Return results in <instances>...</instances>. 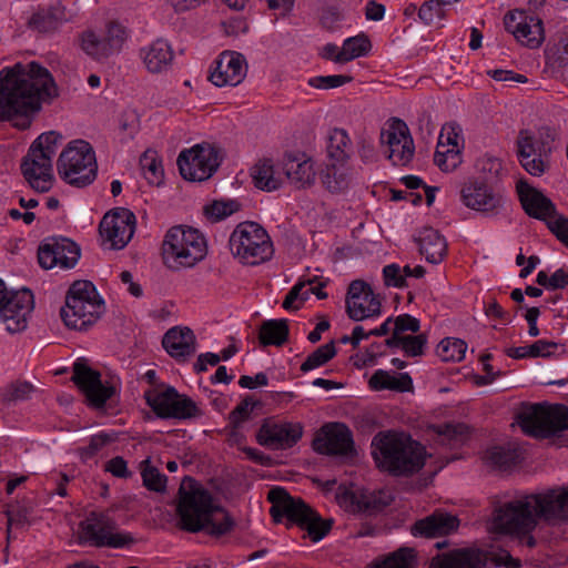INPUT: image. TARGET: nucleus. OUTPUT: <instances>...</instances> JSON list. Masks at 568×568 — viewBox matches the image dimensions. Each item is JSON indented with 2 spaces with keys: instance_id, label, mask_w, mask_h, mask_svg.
<instances>
[{
  "instance_id": "nucleus-13",
  "label": "nucleus",
  "mask_w": 568,
  "mask_h": 568,
  "mask_svg": "<svg viewBox=\"0 0 568 568\" xmlns=\"http://www.w3.org/2000/svg\"><path fill=\"white\" fill-rule=\"evenodd\" d=\"M81 542L94 547L121 548L133 542L130 534L116 530L115 521L104 513L92 511L80 523Z\"/></svg>"
},
{
  "instance_id": "nucleus-21",
  "label": "nucleus",
  "mask_w": 568,
  "mask_h": 568,
  "mask_svg": "<svg viewBox=\"0 0 568 568\" xmlns=\"http://www.w3.org/2000/svg\"><path fill=\"white\" fill-rule=\"evenodd\" d=\"M247 63L243 54L234 51L222 52L212 67L209 80L215 87H236L245 79Z\"/></svg>"
},
{
  "instance_id": "nucleus-54",
  "label": "nucleus",
  "mask_w": 568,
  "mask_h": 568,
  "mask_svg": "<svg viewBox=\"0 0 568 568\" xmlns=\"http://www.w3.org/2000/svg\"><path fill=\"white\" fill-rule=\"evenodd\" d=\"M115 440V433L100 432L90 438L88 446L79 448V454L82 459H90L95 456L102 448Z\"/></svg>"
},
{
  "instance_id": "nucleus-4",
  "label": "nucleus",
  "mask_w": 568,
  "mask_h": 568,
  "mask_svg": "<svg viewBox=\"0 0 568 568\" xmlns=\"http://www.w3.org/2000/svg\"><path fill=\"white\" fill-rule=\"evenodd\" d=\"M372 455L377 467L394 476H410L425 465L423 445L404 433H379L372 442Z\"/></svg>"
},
{
  "instance_id": "nucleus-58",
  "label": "nucleus",
  "mask_w": 568,
  "mask_h": 568,
  "mask_svg": "<svg viewBox=\"0 0 568 568\" xmlns=\"http://www.w3.org/2000/svg\"><path fill=\"white\" fill-rule=\"evenodd\" d=\"M312 288H307L306 283L295 284L287 293L283 307L285 310H298L310 297Z\"/></svg>"
},
{
  "instance_id": "nucleus-18",
  "label": "nucleus",
  "mask_w": 568,
  "mask_h": 568,
  "mask_svg": "<svg viewBox=\"0 0 568 568\" xmlns=\"http://www.w3.org/2000/svg\"><path fill=\"white\" fill-rule=\"evenodd\" d=\"M313 448L322 455H349L354 452L352 432L341 423L325 424L316 433Z\"/></svg>"
},
{
  "instance_id": "nucleus-63",
  "label": "nucleus",
  "mask_w": 568,
  "mask_h": 568,
  "mask_svg": "<svg viewBox=\"0 0 568 568\" xmlns=\"http://www.w3.org/2000/svg\"><path fill=\"white\" fill-rule=\"evenodd\" d=\"M443 3L440 0H429L422 4L418 11V17L426 24H430L437 18H442L444 14Z\"/></svg>"
},
{
  "instance_id": "nucleus-50",
  "label": "nucleus",
  "mask_w": 568,
  "mask_h": 568,
  "mask_svg": "<svg viewBox=\"0 0 568 568\" xmlns=\"http://www.w3.org/2000/svg\"><path fill=\"white\" fill-rule=\"evenodd\" d=\"M426 343L427 338L424 334H410L396 342H387V345L403 351L407 356L416 357L423 355Z\"/></svg>"
},
{
  "instance_id": "nucleus-44",
  "label": "nucleus",
  "mask_w": 568,
  "mask_h": 568,
  "mask_svg": "<svg viewBox=\"0 0 568 568\" xmlns=\"http://www.w3.org/2000/svg\"><path fill=\"white\" fill-rule=\"evenodd\" d=\"M140 166L141 171L145 178V180L151 185H160L164 171L162 166V162L158 156V153L153 150H146L142 156L140 158Z\"/></svg>"
},
{
  "instance_id": "nucleus-23",
  "label": "nucleus",
  "mask_w": 568,
  "mask_h": 568,
  "mask_svg": "<svg viewBox=\"0 0 568 568\" xmlns=\"http://www.w3.org/2000/svg\"><path fill=\"white\" fill-rule=\"evenodd\" d=\"M71 379L80 390H118L121 387L116 375L93 368L85 358L73 363Z\"/></svg>"
},
{
  "instance_id": "nucleus-35",
  "label": "nucleus",
  "mask_w": 568,
  "mask_h": 568,
  "mask_svg": "<svg viewBox=\"0 0 568 568\" xmlns=\"http://www.w3.org/2000/svg\"><path fill=\"white\" fill-rule=\"evenodd\" d=\"M323 185L332 193H341L355 182V172L347 166L332 165L323 176Z\"/></svg>"
},
{
  "instance_id": "nucleus-19",
  "label": "nucleus",
  "mask_w": 568,
  "mask_h": 568,
  "mask_svg": "<svg viewBox=\"0 0 568 568\" xmlns=\"http://www.w3.org/2000/svg\"><path fill=\"white\" fill-rule=\"evenodd\" d=\"M149 406L161 418H191L197 415L195 403L180 393H144Z\"/></svg>"
},
{
  "instance_id": "nucleus-48",
  "label": "nucleus",
  "mask_w": 568,
  "mask_h": 568,
  "mask_svg": "<svg viewBox=\"0 0 568 568\" xmlns=\"http://www.w3.org/2000/svg\"><path fill=\"white\" fill-rule=\"evenodd\" d=\"M143 485L152 491L163 493L166 488V477L160 470L151 465L150 459L140 464Z\"/></svg>"
},
{
  "instance_id": "nucleus-40",
  "label": "nucleus",
  "mask_w": 568,
  "mask_h": 568,
  "mask_svg": "<svg viewBox=\"0 0 568 568\" xmlns=\"http://www.w3.org/2000/svg\"><path fill=\"white\" fill-rule=\"evenodd\" d=\"M79 41L81 50L97 61H103L112 57L101 36L93 30L83 31Z\"/></svg>"
},
{
  "instance_id": "nucleus-43",
  "label": "nucleus",
  "mask_w": 568,
  "mask_h": 568,
  "mask_svg": "<svg viewBox=\"0 0 568 568\" xmlns=\"http://www.w3.org/2000/svg\"><path fill=\"white\" fill-rule=\"evenodd\" d=\"M432 430L437 435V440L442 445L456 447L466 438L468 428L464 424H443L432 426Z\"/></svg>"
},
{
  "instance_id": "nucleus-38",
  "label": "nucleus",
  "mask_w": 568,
  "mask_h": 568,
  "mask_svg": "<svg viewBox=\"0 0 568 568\" xmlns=\"http://www.w3.org/2000/svg\"><path fill=\"white\" fill-rule=\"evenodd\" d=\"M328 156L336 162H345L352 153V142L344 129L335 128L329 131L327 142Z\"/></svg>"
},
{
  "instance_id": "nucleus-3",
  "label": "nucleus",
  "mask_w": 568,
  "mask_h": 568,
  "mask_svg": "<svg viewBox=\"0 0 568 568\" xmlns=\"http://www.w3.org/2000/svg\"><path fill=\"white\" fill-rule=\"evenodd\" d=\"M178 513L181 527L191 532L204 530L219 537L233 527V520L227 513L214 505L211 494L191 478H185L180 487Z\"/></svg>"
},
{
  "instance_id": "nucleus-32",
  "label": "nucleus",
  "mask_w": 568,
  "mask_h": 568,
  "mask_svg": "<svg viewBox=\"0 0 568 568\" xmlns=\"http://www.w3.org/2000/svg\"><path fill=\"white\" fill-rule=\"evenodd\" d=\"M254 185L266 192L281 189L285 182L283 168L280 170L272 159H262L251 169Z\"/></svg>"
},
{
  "instance_id": "nucleus-7",
  "label": "nucleus",
  "mask_w": 568,
  "mask_h": 568,
  "mask_svg": "<svg viewBox=\"0 0 568 568\" xmlns=\"http://www.w3.org/2000/svg\"><path fill=\"white\" fill-rule=\"evenodd\" d=\"M207 253L204 235L193 227H171L162 243L164 264L171 270L192 267L202 261Z\"/></svg>"
},
{
  "instance_id": "nucleus-56",
  "label": "nucleus",
  "mask_w": 568,
  "mask_h": 568,
  "mask_svg": "<svg viewBox=\"0 0 568 568\" xmlns=\"http://www.w3.org/2000/svg\"><path fill=\"white\" fill-rule=\"evenodd\" d=\"M437 143H444L446 148L458 149L462 152L464 149L462 128L456 123L445 124L440 130Z\"/></svg>"
},
{
  "instance_id": "nucleus-1",
  "label": "nucleus",
  "mask_w": 568,
  "mask_h": 568,
  "mask_svg": "<svg viewBox=\"0 0 568 568\" xmlns=\"http://www.w3.org/2000/svg\"><path fill=\"white\" fill-rule=\"evenodd\" d=\"M58 95L51 72L36 61L3 69L0 72V120H16L17 128L27 129L41 105Z\"/></svg>"
},
{
  "instance_id": "nucleus-24",
  "label": "nucleus",
  "mask_w": 568,
  "mask_h": 568,
  "mask_svg": "<svg viewBox=\"0 0 568 568\" xmlns=\"http://www.w3.org/2000/svg\"><path fill=\"white\" fill-rule=\"evenodd\" d=\"M462 201L468 209L486 215L497 214L504 205L503 195L479 181H469L464 185Z\"/></svg>"
},
{
  "instance_id": "nucleus-16",
  "label": "nucleus",
  "mask_w": 568,
  "mask_h": 568,
  "mask_svg": "<svg viewBox=\"0 0 568 568\" xmlns=\"http://www.w3.org/2000/svg\"><path fill=\"white\" fill-rule=\"evenodd\" d=\"M178 165L185 180L204 181L211 178L219 168V154L211 146L195 145L180 153Z\"/></svg>"
},
{
  "instance_id": "nucleus-8",
  "label": "nucleus",
  "mask_w": 568,
  "mask_h": 568,
  "mask_svg": "<svg viewBox=\"0 0 568 568\" xmlns=\"http://www.w3.org/2000/svg\"><path fill=\"white\" fill-rule=\"evenodd\" d=\"M62 141L55 131L42 133L31 144L21 170L30 186L38 192H48L53 182L52 159Z\"/></svg>"
},
{
  "instance_id": "nucleus-2",
  "label": "nucleus",
  "mask_w": 568,
  "mask_h": 568,
  "mask_svg": "<svg viewBox=\"0 0 568 568\" xmlns=\"http://www.w3.org/2000/svg\"><path fill=\"white\" fill-rule=\"evenodd\" d=\"M538 518L550 523H568V487L525 496L505 504L495 511L491 529L516 536L531 548L536 545L531 531Z\"/></svg>"
},
{
  "instance_id": "nucleus-51",
  "label": "nucleus",
  "mask_w": 568,
  "mask_h": 568,
  "mask_svg": "<svg viewBox=\"0 0 568 568\" xmlns=\"http://www.w3.org/2000/svg\"><path fill=\"white\" fill-rule=\"evenodd\" d=\"M371 50V41L364 36L359 34L344 40L342 45L344 63L349 62L356 58L366 55Z\"/></svg>"
},
{
  "instance_id": "nucleus-17",
  "label": "nucleus",
  "mask_w": 568,
  "mask_h": 568,
  "mask_svg": "<svg viewBox=\"0 0 568 568\" xmlns=\"http://www.w3.org/2000/svg\"><path fill=\"white\" fill-rule=\"evenodd\" d=\"M99 230L103 244L111 250H121L134 234L135 215L128 209H115L103 216Z\"/></svg>"
},
{
  "instance_id": "nucleus-46",
  "label": "nucleus",
  "mask_w": 568,
  "mask_h": 568,
  "mask_svg": "<svg viewBox=\"0 0 568 568\" xmlns=\"http://www.w3.org/2000/svg\"><path fill=\"white\" fill-rule=\"evenodd\" d=\"M416 550L412 547H400L376 564L375 568H416Z\"/></svg>"
},
{
  "instance_id": "nucleus-27",
  "label": "nucleus",
  "mask_w": 568,
  "mask_h": 568,
  "mask_svg": "<svg viewBox=\"0 0 568 568\" xmlns=\"http://www.w3.org/2000/svg\"><path fill=\"white\" fill-rule=\"evenodd\" d=\"M459 527V519L446 511L436 510L432 515L417 520L410 527L414 537L437 538L449 535Z\"/></svg>"
},
{
  "instance_id": "nucleus-39",
  "label": "nucleus",
  "mask_w": 568,
  "mask_h": 568,
  "mask_svg": "<svg viewBox=\"0 0 568 568\" xmlns=\"http://www.w3.org/2000/svg\"><path fill=\"white\" fill-rule=\"evenodd\" d=\"M558 344L555 342H548L539 339L531 345L510 347L507 349V355L511 358H536V357H548L555 354L558 348Z\"/></svg>"
},
{
  "instance_id": "nucleus-20",
  "label": "nucleus",
  "mask_w": 568,
  "mask_h": 568,
  "mask_svg": "<svg viewBox=\"0 0 568 568\" xmlns=\"http://www.w3.org/2000/svg\"><path fill=\"white\" fill-rule=\"evenodd\" d=\"M80 257L78 245L65 237L49 239L39 246V264L50 270L53 267L71 268Z\"/></svg>"
},
{
  "instance_id": "nucleus-30",
  "label": "nucleus",
  "mask_w": 568,
  "mask_h": 568,
  "mask_svg": "<svg viewBox=\"0 0 568 568\" xmlns=\"http://www.w3.org/2000/svg\"><path fill=\"white\" fill-rule=\"evenodd\" d=\"M139 57L144 68L150 73L166 72L174 59V52L171 44L163 39H156L150 44L142 47Z\"/></svg>"
},
{
  "instance_id": "nucleus-47",
  "label": "nucleus",
  "mask_w": 568,
  "mask_h": 568,
  "mask_svg": "<svg viewBox=\"0 0 568 568\" xmlns=\"http://www.w3.org/2000/svg\"><path fill=\"white\" fill-rule=\"evenodd\" d=\"M434 163L443 172H452L460 165L462 152L458 149L446 148L444 143H437Z\"/></svg>"
},
{
  "instance_id": "nucleus-49",
  "label": "nucleus",
  "mask_w": 568,
  "mask_h": 568,
  "mask_svg": "<svg viewBox=\"0 0 568 568\" xmlns=\"http://www.w3.org/2000/svg\"><path fill=\"white\" fill-rule=\"evenodd\" d=\"M519 455L516 449L494 446L485 454V459L498 468H509L518 463Z\"/></svg>"
},
{
  "instance_id": "nucleus-33",
  "label": "nucleus",
  "mask_w": 568,
  "mask_h": 568,
  "mask_svg": "<svg viewBox=\"0 0 568 568\" xmlns=\"http://www.w3.org/2000/svg\"><path fill=\"white\" fill-rule=\"evenodd\" d=\"M418 245L420 254L432 264L440 263L447 254V243L443 235L433 227H425L419 232Z\"/></svg>"
},
{
  "instance_id": "nucleus-6",
  "label": "nucleus",
  "mask_w": 568,
  "mask_h": 568,
  "mask_svg": "<svg viewBox=\"0 0 568 568\" xmlns=\"http://www.w3.org/2000/svg\"><path fill=\"white\" fill-rule=\"evenodd\" d=\"M516 420L527 435L537 438H562L568 435V406L561 404H524Z\"/></svg>"
},
{
  "instance_id": "nucleus-11",
  "label": "nucleus",
  "mask_w": 568,
  "mask_h": 568,
  "mask_svg": "<svg viewBox=\"0 0 568 568\" xmlns=\"http://www.w3.org/2000/svg\"><path fill=\"white\" fill-rule=\"evenodd\" d=\"M232 254L243 264L257 265L271 258L273 245L266 231L254 222L239 224L230 236Z\"/></svg>"
},
{
  "instance_id": "nucleus-41",
  "label": "nucleus",
  "mask_w": 568,
  "mask_h": 568,
  "mask_svg": "<svg viewBox=\"0 0 568 568\" xmlns=\"http://www.w3.org/2000/svg\"><path fill=\"white\" fill-rule=\"evenodd\" d=\"M288 325L286 320L265 321L260 329V341L263 345H282L286 342Z\"/></svg>"
},
{
  "instance_id": "nucleus-34",
  "label": "nucleus",
  "mask_w": 568,
  "mask_h": 568,
  "mask_svg": "<svg viewBox=\"0 0 568 568\" xmlns=\"http://www.w3.org/2000/svg\"><path fill=\"white\" fill-rule=\"evenodd\" d=\"M368 384L373 389L413 390V379L408 373L378 369L372 375Z\"/></svg>"
},
{
  "instance_id": "nucleus-45",
  "label": "nucleus",
  "mask_w": 568,
  "mask_h": 568,
  "mask_svg": "<svg viewBox=\"0 0 568 568\" xmlns=\"http://www.w3.org/2000/svg\"><path fill=\"white\" fill-rule=\"evenodd\" d=\"M547 154L546 143L529 130H521L517 138L518 158Z\"/></svg>"
},
{
  "instance_id": "nucleus-37",
  "label": "nucleus",
  "mask_w": 568,
  "mask_h": 568,
  "mask_svg": "<svg viewBox=\"0 0 568 568\" xmlns=\"http://www.w3.org/2000/svg\"><path fill=\"white\" fill-rule=\"evenodd\" d=\"M67 20L64 9L54 7L36 12L30 20V24L40 32H52L58 30Z\"/></svg>"
},
{
  "instance_id": "nucleus-57",
  "label": "nucleus",
  "mask_w": 568,
  "mask_h": 568,
  "mask_svg": "<svg viewBox=\"0 0 568 568\" xmlns=\"http://www.w3.org/2000/svg\"><path fill=\"white\" fill-rule=\"evenodd\" d=\"M83 402L91 408L108 413L115 404V393H83Z\"/></svg>"
},
{
  "instance_id": "nucleus-29",
  "label": "nucleus",
  "mask_w": 568,
  "mask_h": 568,
  "mask_svg": "<svg viewBox=\"0 0 568 568\" xmlns=\"http://www.w3.org/2000/svg\"><path fill=\"white\" fill-rule=\"evenodd\" d=\"M283 173L296 189L310 187L316 179L314 162L306 154H287L283 159Z\"/></svg>"
},
{
  "instance_id": "nucleus-62",
  "label": "nucleus",
  "mask_w": 568,
  "mask_h": 568,
  "mask_svg": "<svg viewBox=\"0 0 568 568\" xmlns=\"http://www.w3.org/2000/svg\"><path fill=\"white\" fill-rule=\"evenodd\" d=\"M547 154H540V155H530L528 159L526 156L518 158L521 166L534 176H540L542 175L547 170V161H546Z\"/></svg>"
},
{
  "instance_id": "nucleus-59",
  "label": "nucleus",
  "mask_w": 568,
  "mask_h": 568,
  "mask_svg": "<svg viewBox=\"0 0 568 568\" xmlns=\"http://www.w3.org/2000/svg\"><path fill=\"white\" fill-rule=\"evenodd\" d=\"M277 379L274 372H261L255 376L243 375L239 379V385L242 388L253 389L256 387H275L274 381Z\"/></svg>"
},
{
  "instance_id": "nucleus-26",
  "label": "nucleus",
  "mask_w": 568,
  "mask_h": 568,
  "mask_svg": "<svg viewBox=\"0 0 568 568\" xmlns=\"http://www.w3.org/2000/svg\"><path fill=\"white\" fill-rule=\"evenodd\" d=\"M302 435L303 427L298 423H266L258 432V442L272 449H287L293 447Z\"/></svg>"
},
{
  "instance_id": "nucleus-28",
  "label": "nucleus",
  "mask_w": 568,
  "mask_h": 568,
  "mask_svg": "<svg viewBox=\"0 0 568 568\" xmlns=\"http://www.w3.org/2000/svg\"><path fill=\"white\" fill-rule=\"evenodd\" d=\"M516 189L523 209L529 216L548 223L557 214L554 203L526 181H518Z\"/></svg>"
},
{
  "instance_id": "nucleus-61",
  "label": "nucleus",
  "mask_w": 568,
  "mask_h": 568,
  "mask_svg": "<svg viewBox=\"0 0 568 568\" xmlns=\"http://www.w3.org/2000/svg\"><path fill=\"white\" fill-rule=\"evenodd\" d=\"M257 407H260V403L253 397H246L241 404H239L235 409L230 414V423L237 427L241 423L250 418L251 413H253Z\"/></svg>"
},
{
  "instance_id": "nucleus-5",
  "label": "nucleus",
  "mask_w": 568,
  "mask_h": 568,
  "mask_svg": "<svg viewBox=\"0 0 568 568\" xmlns=\"http://www.w3.org/2000/svg\"><path fill=\"white\" fill-rule=\"evenodd\" d=\"M267 500L272 504L270 514L275 523L286 518L288 523L305 529L313 541H320L332 528V519H323L301 497L291 496L282 487L272 488Z\"/></svg>"
},
{
  "instance_id": "nucleus-55",
  "label": "nucleus",
  "mask_w": 568,
  "mask_h": 568,
  "mask_svg": "<svg viewBox=\"0 0 568 568\" xmlns=\"http://www.w3.org/2000/svg\"><path fill=\"white\" fill-rule=\"evenodd\" d=\"M240 210V203L234 200H220L214 201L204 207V213L207 217L219 221L230 216Z\"/></svg>"
},
{
  "instance_id": "nucleus-14",
  "label": "nucleus",
  "mask_w": 568,
  "mask_h": 568,
  "mask_svg": "<svg viewBox=\"0 0 568 568\" xmlns=\"http://www.w3.org/2000/svg\"><path fill=\"white\" fill-rule=\"evenodd\" d=\"M33 308L34 297L30 290H8L0 280V321L9 333L24 331Z\"/></svg>"
},
{
  "instance_id": "nucleus-60",
  "label": "nucleus",
  "mask_w": 568,
  "mask_h": 568,
  "mask_svg": "<svg viewBox=\"0 0 568 568\" xmlns=\"http://www.w3.org/2000/svg\"><path fill=\"white\" fill-rule=\"evenodd\" d=\"M352 81V77L343 74L320 75L308 79V85L315 89L327 90L342 87Z\"/></svg>"
},
{
  "instance_id": "nucleus-10",
  "label": "nucleus",
  "mask_w": 568,
  "mask_h": 568,
  "mask_svg": "<svg viewBox=\"0 0 568 568\" xmlns=\"http://www.w3.org/2000/svg\"><path fill=\"white\" fill-rule=\"evenodd\" d=\"M58 173L68 184L85 187L97 178V160L92 146L83 140H75L60 154Z\"/></svg>"
},
{
  "instance_id": "nucleus-12",
  "label": "nucleus",
  "mask_w": 568,
  "mask_h": 568,
  "mask_svg": "<svg viewBox=\"0 0 568 568\" xmlns=\"http://www.w3.org/2000/svg\"><path fill=\"white\" fill-rule=\"evenodd\" d=\"M488 560L496 567L520 568L519 559H515L507 550L489 552L476 548L455 549L434 557L429 568H485Z\"/></svg>"
},
{
  "instance_id": "nucleus-36",
  "label": "nucleus",
  "mask_w": 568,
  "mask_h": 568,
  "mask_svg": "<svg viewBox=\"0 0 568 568\" xmlns=\"http://www.w3.org/2000/svg\"><path fill=\"white\" fill-rule=\"evenodd\" d=\"M105 47L112 55L119 54L130 38V30L122 22L116 20L108 21L104 29L99 33Z\"/></svg>"
},
{
  "instance_id": "nucleus-15",
  "label": "nucleus",
  "mask_w": 568,
  "mask_h": 568,
  "mask_svg": "<svg viewBox=\"0 0 568 568\" xmlns=\"http://www.w3.org/2000/svg\"><path fill=\"white\" fill-rule=\"evenodd\" d=\"M381 143L386 146L388 160L397 166L409 164L415 144L408 125L398 118L387 120L381 131Z\"/></svg>"
},
{
  "instance_id": "nucleus-64",
  "label": "nucleus",
  "mask_w": 568,
  "mask_h": 568,
  "mask_svg": "<svg viewBox=\"0 0 568 568\" xmlns=\"http://www.w3.org/2000/svg\"><path fill=\"white\" fill-rule=\"evenodd\" d=\"M547 225L556 237L568 247V219L556 214L549 219Z\"/></svg>"
},
{
  "instance_id": "nucleus-25",
  "label": "nucleus",
  "mask_w": 568,
  "mask_h": 568,
  "mask_svg": "<svg viewBox=\"0 0 568 568\" xmlns=\"http://www.w3.org/2000/svg\"><path fill=\"white\" fill-rule=\"evenodd\" d=\"M505 27L507 31L528 48H538L545 38L542 21L534 16H528L523 11H516L505 17Z\"/></svg>"
},
{
  "instance_id": "nucleus-52",
  "label": "nucleus",
  "mask_w": 568,
  "mask_h": 568,
  "mask_svg": "<svg viewBox=\"0 0 568 568\" xmlns=\"http://www.w3.org/2000/svg\"><path fill=\"white\" fill-rule=\"evenodd\" d=\"M336 354L334 342L326 343L311 353L301 365V371L306 373L318 368L331 361Z\"/></svg>"
},
{
  "instance_id": "nucleus-31",
  "label": "nucleus",
  "mask_w": 568,
  "mask_h": 568,
  "mask_svg": "<svg viewBox=\"0 0 568 568\" xmlns=\"http://www.w3.org/2000/svg\"><path fill=\"white\" fill-rule=\"evenodd\" d=\"M162 345L172 357L178 359H185L196 351L193 331L182 326L170 328L163 336Z\"/></svg>"
},
{
  "instance_id": "nucleus-22",
  "label": "nucleus",
  "mask_w": 568,
  "mask_h": 568,
  "mask_svg": "<svg viewBox=\"0 0 568 568\" xmlns=\"http://www.w3.org/2000/svg\"><path fill=\"white\" fill-rule=\"evenodd\" d=\"M346 311L352 320L364 321L381 314V302L367 283L355 280L348 286Z\"/></svg>"
},
{
  "instance_id": "nucleus-42",
  "label": "nucleus",
  "mask_w": 568,
  "mask_h": 568,
  "mask_svg": "<svg viewBox=\"0 0 568 568\" xmlns=\"http://www.w3.org/2000/svg\"><path fill=\"white\" fill-rule=\"evenodd\" d=\"M467 343L460 338L446 337L436 347V354L443 362L459 363L465 358Z\"/></svg>"
},
{
  "instance_id": "nucleus-9",
  "label": "nucleus",
  "mask_w": 568,
  "mask_h": 568,
  "mask_svg": "<svg viewBox=\"0 0 568 568\" xmlns=\"http://www.w3.org/2000/svg\"><path fill=\"white\" fill-rule=\"evenodd\" d=\"M103 311L104 302L94 285L89 281H77L69 288L61 317L68 327L83 331L93 325Z\"/></svg>"
},
{
  "instance_id": "nucleus-53",
  "label": "nucleus",
  "mask_w": 568,
  "mask_h": 568,
  "mask_svg": "<svg viewBox=\"0 0 568 568\" xmlns=\"http://www.w3.org/2000/svg\"><path fill=\"white\" fill-rule=\"evenodd\" d=\"M419 327H420V324L416 317H414L409 314L398 315L394 320L392 337L387 338L386 343L387 342H396V339H399L407 335L416 334L419 331Z\"/></svg>"
}]
</instances>
